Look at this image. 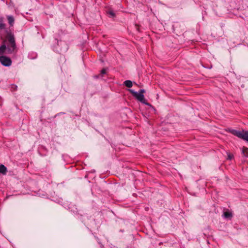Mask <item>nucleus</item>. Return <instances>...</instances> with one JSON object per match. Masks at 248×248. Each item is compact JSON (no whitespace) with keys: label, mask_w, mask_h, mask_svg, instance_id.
I'll return each instance as SVG.
<instances>
[{"label":"nucleus","mask_w":248,"mask_h":248,"mask_svg":"<svg viewBox=\"0 0 248 248\" xmlns=\"http://www.w3.org/2000/svg\"><path fill=\"white\" fill-rule=\"evenodd\" d=\"M100 76V75H96V76H94V78H98Z\"/></svg>","instance_id":"nucleus-15"},{"label":"nucleus","mask_w":248,"mask_h":248,"mask_svg":"<svg viewBox=\"0 0 248 248\" xmlns=\"http://www.w3.org/2000/svg\"><path fill=\"white\" fill-rule=\"evenodd\" d=\"M17 89V86L15 84H12L11 85V90L12 91H16Z\"/></svg>","instance_id":"nucleus-11"},{"label":"nucleus","mask_w":248,"mask_h":248,"mask_svg":"<svg viewBox=\"0 0 248 248\" xmlns=\"http://www.w3.org/2000/svg\"><path fill=\"white\" fill-rule=\"evenodd\" d=\"M145 92V90L144 89H140V91H139V92L138 93H141V94H143V93H144Z\"/></svg>","instance_id":"nucleus-13"},{"label":"nucleus","mask_w":248,"mask_h":248,"mask_svg":"<svg viewBox=\"0 0 248 248\" xmlns=\"http://www.w3.org/2000/svg\"><path fill=\"white\" fill-rule=\"evenodd\" d=\"M223 216L225 218L231 219L232 217V214L229 211V209H224Z\"/></svg>","instance_id":"nucleus-6"},{"label":"nucleus","mask_w":248,"mask_h":248,"mask_svg":"<svg viewBox=\"0 0 248 248\" xmlns=\"http://www.w3.org/2000/svg\"><path fill=\"white\" fill-rule=\"evenodd\" d=\"M7 171V168L2 164L0 165V173L3 175H5Z\"/></svg>","instance_id":"nucleus-7"},{"label":"nucleus","mask_w":248,"mask_h":248,"mask_svg":"<svg viewBox=\"0 0 248 248\" xmlns=\"http://www.w3.org/2000/svg\"><path fill=\"white\" fill-rule=\"evenodd\" d=\"M124 85L127 87L130 88L132 86L133 84L131 80H127L124 81Z\"/></svg>","instance_id":"nucleus-8"},{"label":"nucleus","mask_w":248,"mask_h":248,"mask_svg":"<svg viewBox=\"0 0 248 248\" xmlns=\"http://www.w3.org/2000/svg\"><path fill=\"white\" fill-rule=\"evenodd\" d=\"M229 131L232 135L248 142V131H240L234 129H231Z\"/></svg>","instance_id":"nucleus-4"},{"label":"nucleus","mask_w":248,"mask_h":248,"mask_svg":"<svg viewBox=\"0 0 248 248\" xmlns=\"http://www.w3.org/2000/svg\"><path fill=\"white\" fill-rule=\"evenodd\" d=\"M106 74V70L105 68H103L101 70L100 75L102 76L103 75Z\"/></svg>","instance_id":"nucleus-12"},{"label":"nucleus","mask_w":248,"mask_h":248,"mask_svg":"<svg viewBox=\"0 0 248 248\" xmlns=\"http://www.w3.org/2000/svg\"><path fill=\"white\" fill-rule=\"evenodd\" d=\"M0 39L2 42L10 43L16 40L14 29L7 27L3 16H0Z\"/></svg>","instance_id":"nucleus-2"},{"label":"nucleus","mask_w":248,"mask_h":248,"mask_svg":"<svg viewBox=\"0 0 248 248\" xmlns=\"http://www.w3.org/2000/svg\"><path fill=\"white\" fill-rule=\"evenodd\" d=\"M6 16L8 21V24L9 25L8 28L14 29L13 27L15 22V19L14 16L12 15H7Z\"/></svg>","instance_id":"nucleus-5"},{"label":"nucleus","mask_w":248,"mask_h":248,"mask_svg":"<svg viewBox=\"0 0 248 248\" xmlns=\"http://www.w3.org/2000/svg\"><path fill=\"white\" fill-rule=\"evenodd\" d=\"M108 14L111 17H114L115 16V14L113 11H108Z\"/></svg>","instance_id":"nucleus-10"},{"label":"nucleus","mask_w":248,"mask_h":248,"mask_svg":"<svg viewBox=\"0 0 248 248\" xmlns=\"http://www.w3.org/2000/svg\"><path fill=\"white\" fill-rule=\"evenodd\" d=\"M242 153L246 157H248V148L244 147L242 149Z\"/></svg>","instance_id":"nucleus-9"},{"label":"nucleus","mask_w":248,"mask_h":248,"mask_svg":"<svg viewBox=\"0 0 248 248\" xmlns=\"http://www.w3.org/2000/svg\"><path fill=\"white\" fill-rule=\"evenodd\" d=\"M233 157V155L229 154L228 155V158L231 160Z\"/></svg>","instance_id":"nucleus-14"},{"label":"nucleus","mask_w":248,"mask_h":248,"mask_svg":"<svg viewBox=\"0 0 248 248\" xmlns=\"http://www.w3.org/2000/svg\"><path fill=\"white\" fill-rule=\"evenodd\" d=\"M17 51V48L15 41L9 42H2L0 46V62L6 67L10 66L12 64L11 59L5 56V54H15Z\"/></svg>","instance_id":"nucleus-1"},{"label":"nucleus","mask_w":248,"mask_h":248,"mask_svg":"<svg viewBox=\"0 0 248 248\" xmlns=\"http://www.w3.org/2000/svg\"><path fill=\"white\" fill-rule=\"evenodd\" d=\"M128 91L132 94L133 97H134L137 100L140 102L141 103L147 106H151V104L148 103L145 99L144 95L143 94L139 93L132 89H129Z\"/></svg>","instance_id":"nucleus-3"}]
</instances>
